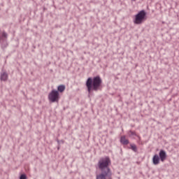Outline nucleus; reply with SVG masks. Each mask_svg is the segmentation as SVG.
<instances>
[{"label": "nucleus", "instance_id": "6e6552de", "mask_svg": "<svg viewBox=\"0 0 179 179\" xmlns=\"http://www.w3.org/2000/svg\"><path fill=\"white\" fill-rule=\"evenodd\" d=\"M120 143H122V145H128L129 143V141L127 139V137H125V136H122L120 138Z\"/></svg>", "mask_w": 179, "mask_h": 179}, {"label": "nucleus", "instance_id": "f03ea898", "mask_svg": "<svg viewBox=\"0 0 179 179\" xmlns=\"http://www.w3.org/2000/svg\"><path fill=\"white\" fill-rule=\"evenodd\" d=\"M110 165L111 159H110V157H102L98 162V167L101 171L111 173V169H110Z\"/></svg>", "mask_w": 179, "mask_h": 179}, {"label": "nucleus", "instance_id": "39448f33", "mask_svg": "<svg viewBox=\"0 0 179 179\" xmlns=\"http://www.w3.org/2000/svg\"><path fill=\"white\" fill-rule=\"evenodd\" d=\"M112 172L101 171V173L96 174V179H111Z\"/></svg>", "mask_w": 179, "mask_h": 179}, {"label": "nucleus", "instance_id": "9d476101", "mask_svg": "<svg viewBox=\"0 0 179 179\" xmlns=\"http://www.w3.org/2000/svg\"><path fill=\"white\" fill-rule=\"evenodd\" d=\"M1 80H8V74L6 73H2L1 75Z\"/></svg>", "mask_w": 179, "mask_h": 179}, {"label": "nucleus", "instance_id": "7ed1b4c3", "mask_svg": "<svg viewBox=\"0 0 179 179\" xmlns=\"http://www.w3.org/2000/svg\"><path fill=\"white\" fill-rule=\"evenodd\" d=\"M59 99V92L55 90H52L48 94V100L51 103H58Z\"/></svg>", "mask_w": 179, "mask_h": 179}, {"label": "nucleus", "instance_id": "1a4fd4ad", "mask_svg": "<svg viewBox=\"0 0 179 179\" xmlns=\"http://www.w3.org/2000/svg\"><path fill=\"white\" fill-rule=\"evenodd\" d=\"M57 92L59 93H63V92H65V85H61L57 87Z\"/></svg>", "mask_w": 179, "mask_h": 179}, {"label": "nucleus", "instance_id": "20e7f679", "mask_svg": "<svg viewBox=\"0 0 179 179\" xmlns=\"http://www.w3.org/2000/svg\"><path fill=\"white\" fill-rule=\"evenodd\" d=\"M145 17H146V12H145V10L140 11L137 15H136L134 20L135 24H141V23H143Z\"/></svg>", "mask_w": 179, "mask_h": 179}, {"label": "nucleus", "instance_id": "423d86ee", "mask_svg": "<svg viewBox=\"0 0 179 179\" xmlns=\"http://www.w3.org/2000/svg\"><path fill=\"white\" fill-rule=\"evenodd\" d=\"M159 157L162 162H164L167 157V155L166 154V151L161 150L159 152Z\"/></svg>", "mask_w": 179, "mask_h": 179}, {"label": "nucleus", "instance_id": "f257e3e1", "mask_svg": "<svg viewBox=\"0 0 179 179\" xmlns=\"http://www.w3.org/2000/svg\"><path fill=\"white\" fill-rule=\"evenodd\" d=\"M101 83H103V80H101L100 76H96L93 78H89L86 82L87 92L89 93H92V90H94V92L100 90V87H101Z\"/></svg>", "mask_w": 179, "mask_h": 179}, {"label": "nucleus", "instance_id": "ddd939ff", "mask_svg": "<svg viewBox=\"0 0 179 179\" xmlns=\"http://www.w3.org/2000/svg\"><path fill=\"white\" fill-rule=\"evenodd\" d=\"M1 37H3V38H6V37H8V34L5 32H3Z\"/></svg>", "mask_w": 179, "mask_h": 179}, {"label": "nucleus", "instance_id": "9b49d317", "mask_svg": "<svg viewBox=\"0 0 179 179\" xmlns=\"http://www.w3.org/2000/svg\"><path fill=\"white\" fill-rule=\"evenodd\" d=\"M131 149L133 150V152H138V148L136 147V145L131 144Z\"/></svg>", "mask_w": 179, "mask_h": 179}, {"label": "nucleus", "instance_id": "4468645a", "mask_svg": "<svg viewBox=\"0 0 179 179\" xmlns=\"http://www.w3.org/2000/svg\"><path fill=\"white\" fill-rule=\"evenodd\" d=\"M132 1H136V0H132Z\"/></svg>", "mask_w": 179, "mask_h": 179}, {"label": "nucleus", "instance_id": "f8f14e48", "mask_svg": "<svg viewBox=\"0 0 179 179\" xmlns=\"http://www.w3.org/2000/svg\"><path fill=\"white\" fill-rule=\"evenodd\" d=\"M20 179H27V176L25 174H22L20 177Z\"/></svg>", "mask_w": 179, "mask_h": 179}, {"label": "nucleus", "instance_id": "0eeeda50", "mask_svg": "<svg viewBox=\"0 0 179 179\" xmlns=\"http://www.w3.org/2000/svg\"><path fill=\"white\" fill-rule=\"evenodd\" d=\"M152 163L155 166H157V164H159V163H160V158L159 157V155H154V157L152 158Z\"/></svg>", "mask_w": 179, "mask_h": 179}]
</instances>
